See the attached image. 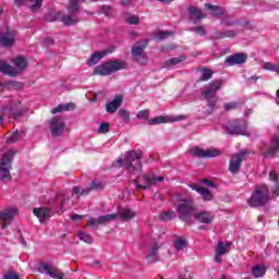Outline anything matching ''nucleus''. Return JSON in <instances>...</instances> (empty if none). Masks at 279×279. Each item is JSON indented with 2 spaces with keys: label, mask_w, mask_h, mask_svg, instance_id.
Listing matches in <instances>:
<instances>
[{
  "label": "nucleus",
  "mask_w": 279,
  "mask_h": 279,
  "mask_svg": "<svg viewBox=\"0 0 279 279\" xmlns=\"http://www.w3.org/2000/svg\"><path fill=\"white\" fill-rule=\"evenodd\" d=\"M4 279H21V276L16 272L9 271L7 275H4Z\"/></svg>",
  "instance_id": "obj_52"
},
{
  "label": "nucleus",
  "mask_w": 279,
  "mask_h": 279,
  "mask_svg": "<svg viewBox=\"0 0 279 279\" xmlns=\"http://www.w3.org/2000/svg\"><path fill=\"white\" fill-rule=\"evenodd\" d=\"M71 110H75V104L69 102L65 105H59L51 110L52 114H58V112H71Z\"/></svg>",
  "instance_id": "obj_32"
},
{
  "label": "nucleus",
  "mask_w": 279,
  "mask_h": 279,
  "mask_svg": "<svg viewBox=\"0 0 279 279\" xmlns=\"http://www.w3.org/2000/svg\"><path fill=\"white\" fill-rule=\"evenodd\" d=\"M76 236L77 239H80V241H83L84 243H93V238L84 231L76 232Z\"/></svg>",
  "instance_id": "obj_40"
},
{
  "label": "nucleus",
  "mask_w": 279,
  "mask_h": 279,
  "mask_svg": "<svg viewBox=\"0 0 279 279\" xmlns=\"http://www.w3.org/2000/svg\"><path fill=\"white\" fill-rule=\"evenodd\" d=\"M186 120V116H170V117H165V116H159L151 118L148 120V125H160L162 123H175L178 121H184Z\"/></svg>",
  "instance_id": "obj_14"
},
{
  "label": "nucleus",
  "mask_w": 279,
  "mask_h": 279,
  "mask_svg": "<svg viewBox=\"0 0 279 279\" xmlns=\"http://www.w3.org/2000/svg\"><path fill=\"white\" fill-rule=\"evenodd\" d=\"M227 134H245L247 132V122L245 120H235L225 128Z\"/></svg>",
  "instance_id": "obj_13"
},
{
  "label": "nucleus",
  "mask_w": 279,
  "mask_h": 279,
  "mask_svg": "<svg viewBox=\"0 0 279 279\" xmlns=\"http://www.w3.org/2000/svg\"><path fill=\"white\" fill-rule=\"evenodd\" d=\"M194 217H195L196 221H199V223H213V219H215L213 214H210L208 211L194 214Z\"/></svg>",
  "instance_id": "obj_27"
},
{
  "label": "nucleus",
  "mask_w": 279,
  "mask_h": 279,
  "mask_svg": "<svg viewBox=\"0 0 279 279\" xmlns=\"http://www.w3.org/2000/svg\"><path fill=\"white\" fill-rule=\"evenodd\" d=\"M269 180H271V182L278 183V172H276V170L271 169L269 171Z\"/></svg>",
  "instance_id": "obj_51"
},
{
  "label": "nucleus",
  "mask_w": 279,
  "mask_h": 279,
  "mask_svg": "<svg viewBox=\"0 0 279 279\" xmlns=\"http://www.w3.org/2000/svg\"><path fill=\"white\" fill-rule=\"evenodd\" d=\"M263 69L264 71H271L272 73L279 74V64L271 63V62H264Z\"/></svg>",
  "instance_id": "obj_38"
},
{
  "label": "nucleus",
  "mask_w": 279,
  "mask_h": 279,
  "mask_svg": "<svg viewBox=\"0 0 279 279\" xmlns=\"http://www.w3.org/2000/svg\"><path fill=\"white\" fill-rule=\"evenodd\" d=\"M192 156H195L196 158H219L221 156V150L219 148H206L203 149L201 147H194L191 149Z\"/></svg>",
  "instance_id": "obj_10"
},
{
  "label": "nucleus",
  "mask_w": 279,
  "mask_h": 279,
  "mask_svg": "<svg viewBox=\"0 0 279 279\" xmlns=\"http://www.w3.org/2000/svg\"><path fill=\"white\" fill-rule=\"evenodd\" d=\"M14 66L8 64L5 61H0V73L9 75L10 77H16L20 73H23L27 69V58L16 57L12 60Z\"/></svg>",
  "instance_id": "obj_2"
},
{
  "label": "nucleus",
  "mask_w": 279,
  "mask_h": 279,
  "mask_svg": "<svg viewBox=\"0 0 279 279\" xmlns=\"http://www.w3.org/2000/svg\"><path fill=\"white\" fill-rule=\"evenodd\" d=\"M171 32H159L156 34V36L154 37L155 40H165V38H169V36H171Z\"/></svg>",
  "instance_id": "obj_44"
},
{
  "label": "nucleus",
  "mask_w": 279,
  "mask_h": 279,
  "mask_svg": "<svg viewBox=\"0 0 279 279\" xmlns=\"http://www.w3.org/2000/svg\"><path fill=\"white\" fill-rule=\"evenodd\" d=\"M189 12H190V19L194 23L202 21V19H206V16H204V13H202V10L195 7H190Z\"/></svg>",
  "instance_id": "obj_29"
},
{
  "label": "nucleus",
  "mask_w": 279,
  "mask_h": 279,
  "mask_svg": "<svg viewBox=\"0 0 279 279\" xmlns=\"http://www.w3.org/2000/svg\"><path fill=\"white\" fill-rule=\"evenodd\" d=\"M126 23H129V25H138L140 23V17L137 15H130L126 19Z\"/></svg>",
  "instance_id": "obj_46"
},
{
  "label": "nucleus",
  "mask_w": 279,
  "mask_h": 279,
  "mask_svg": "<svg viewBox=\"0 0 279 279\" xmlns=\"http://www.w3.org/2000/svg\"><path fill=\"white\" fill-rule=\"evenodd\" d=\"M158 244H153L146 255L147 263H158Z\"/></svg>",
  "instance_id": "obj_28"
},
{
  "label": "nucleus",
  "mask_w": 279,
  "mask_h": 279,
  "mask_svg": "<svg viewBox=\"0 0 279 279\" xmlns=\"http://www.w3.org/2000/svg\"><path fill=\"white\" fill-rule=\"evenodd\" d=\"M203 184H204L205 186H214L213 182H211V181H208V180H204V181H203Z\"/></svg>",
  "instance_id": "obj_61"
},
{
  "label": "nucleus",
  "mask_w": 279,
  "mask_h": 279,
  "mask_svg": "<svg viewBox=\"0 0 279 279\" xmlns=\"http://www.w3.org/2000/svg\"><path fill=\"white\" fill-rule=\"evenodd\" d=\"M49 130L53 136H62L64 134V120L60 117H53L48 121Z\"/></svg>",
  "instance_id": "obj_12"
},
{
  "label": "nucleus",
  "mask_w": 279,
  "mask_h": 279,
  "mask_svg": "<svg viewBox=\"0 0 279 279\" xmlns=\"http://www.w3.org/2000/svg\"><path fill=\"white\" fill-rule=\"evenodd\" d=\"M19 215V208L11 207L0 210V223H2V230H5L10 226V221Z\"/></svg>",
  "instance_id": "obj_11"
},
{
  "label": "nucleus",
  "mask_w": 279,
  "mask_h": 279,
  "mask_svg": "<svg viewBox=\"0 0 279 279\" xmlns=\"http://www.w3.org/2000/svg\"><path fill=\"white\" fill-rule=\"evenodd\" d=\"M190 189H192V191H196V193H199L202 199H204V202H213V193L206 189L204 185H199V184H190Z\"/></svg>",
  "instance_id": "obj_21"
},
{
  "label": "nucleus",
  "mask_w": 279,
  "mask_h": 279,
  "mask_svg": "<svg viewBox=\"0 0 279 279\" xmlns=\"http://www.w3.org/2000/svg\"><path fill=\"white\" fill-rule=\"evenodd\" d=\"M177 211L180 214V219L189 221L195 215V204L193 199H180L177 203Z\"/></svg>",
  "instance_id": "obj_6"
},
{
  "label": "nucleus",
  "mask_w": 279,
  "mask_h": 279,
  "mask_svg": "<svg viewBox=\"0 0 279 279\" xmlns=\"http://www.w3.org/2000/svg\"><path fill=\"white\" fill-rule=\"evenodd\" d=\"M158 1H160L161 3H171V2H173V0H158Z\"/></svg>",
  "instance_id": "obj_64"
},
{
  "label": "nucleus",
  "mask_w": 279,
  "mask_h": 279,
  "mask_svg": "<svg viewBox=\"0 0 279 279\" xmlns=\"http://www.w3.org/2000/svg\"><path fill=\"white\" fill-rule=\"evenodd\" d=\"M206 10H209L211 16H221L226 14V9L220 8L219 5H213L210 3L205 4Z\"/></svg>",
  "instance_id": "obj_31"
},
{
  "label": "nucleus",
  "mask_w": 279,
  "mask_h": 279,
  "mask_svg": "<svg viewBox=\"0 0 279 279\" xmlns=\"http://www.w3.org/2000/svg\"><path fill=\"white\" fill-rule=\"evenodd\" d=\"M118 218L122 219V221H128L130 219H134L136 217V214L129 208H122L118 210Z\"/></svg>",
  "instance_id": "obj_30"
},
{
  "label": "nucleus",
  "mask_w": 279,
  "mask_h": 279,
  "mask_svg": "<svg viewBox=\"0 0 279 279\" xmlns=\"http://www.w3.org/2000/svg\"><path fill=\"white\" fill-rule=\"evenodd\" d=\"M252 274H253L254 278H263V276H265V274H267V267H265L263 265H256L253 267Z\"/></svg>",
  "instance_id": "obj_34"
},
{
  "label": "nucleus",
  "mask_w": 279,
  "mask_h": 279,
  "mask_svg": "<svg viewBox=\"0 0 279 279\" xmlns=\"http://www.w3.org/2000/svg\"><path fill=\"white\" fill-rule=\"evenodd\" d=\"M119 219V215L117 214H109L105 216H99L98 217V223L104 225V223H110V221H117Z\"/></svg>",
  "instance_id": "obj_36"
},
{
  "label": "nucleus",
  "mask_w": 279,
  "mask_h": 279,
  "mask_svg": "<svg viewBox=\"0 0 279 279\" xmlns=\"http://www.w3.org/2000/svg\"><path fill=\"white\" fill-rule=\"evenodd\" d=\"M110 130V123L108 122H102L100 123V126L98 129V132L100 134H108V131Z\"/></svg>",
  "instance_id": "obj_45"
},
{
  "label": "nucleus",
  "mask_w": 279,
  "mask_h": 279,
  "mask_svg": "<svg viewBox=\"0 0 279 279\" xmlns=\"http://www.w3.org/2000/svg\"><path fill=\"white\" fill-rule=\"evenodd\" d=\"M14 4L17 7L26 5L31 12H38L43 8V0H14Z\"/></svg>",
  "instance_id": "obj_20"
},
{
  "label": "nucleus",
  "mask_w": 279,
  "mask_h": 279,
  "mask_svg": "<svg viewBox=\"0 0 279 279\" xmlns=\"http://www.w3.org/2000/svg\"><path fill=\"white\" fill-rule=\"evenodd\" d=\"M108 53H112V48H108V49H105L101 51L94 52L87 61L88 66H95V64H97L99 62V60L106 58V56H108Z\"/></svg>",
  "instance_id": "obj_22"
},
{
  "label": "nucleus",
  "mask_w": 279,
  "mask_h": 279,
  "mask_svg": "<svg viewBox=\"0 0 279 279\" xmlns=\"http://www.w3.org/2000/svg\"><path fill=\"white\" fill-rule=\"evenodd\" d=\"M14 154V150H8L3 154L2 159H0V180L2 182H10L12 180L10 169H12Z\"/></svg>",
  "instance_id": "obj_5"
},
{
  "label": "nucleus",
  "mask_w": 279,
  "mask_h": 279,
  "mask_svg": "<svg viewBox=\"0 0 279 279\" xmlns=\"http://www.w3.org/2000/svg\"><path fill=\"white\" fill-rule=\"evenodd\" d=\"M122 104H123V96L117 95L113 97L112 101L106 104V111L112 114L117 112L119 108H121Z\"/></svg>",
  "instance_id": "obj_24"
},
{
  "label": "nucleus",
  "mask_w": 279,
  "mask_h": 279,
  "mask_svg": "<svg viewBox=\"0 0 279 279\" xmlns=\"http://www.w3.org/2000/svg\"><path fill=\"white\" fill-rule=\"evenodd\" d=\"M19 236L21 239L22 245H24V247H26L27 246V242L25 241V238H23V233H21V231H19Z\"/></svg>",
  "instance_id": "obj_59"
},
{
  "label": "nucleus",
  "mask_w": 279,
  "mask_h": 279,
  "mask_svg": "<svg viewBox=\"0 0 279 279\" xmlns=\"http://www.w3.org/2000/svg\"><path fill=\"white\" fill-rule=\"evenodd\" d=\"M21 114H23V112L19 111H14V110H11V117L12 119H16V117H21Z\"/></svg>",
  "instance_id": "obj_58"
},
{
  "label": "nucleus",
  "mask_w": 279,
  "mask_h": 279,
  "mask_svg": "<svg viewBox=\"0 0 279 279\" xmlns=\"http://www.w3.org/2000/svg\"><path fill=\"white\" fill-rule=\"evenodd\" d=\"M159 219L161 221H171V219H175V211H163L159 215Z\"/></svg>",
  "instance_id": "obj_41"
},
{
  "label": "nucleus",
  "mask_w": 279,
  "mask_h": 279,
  "mask_svg": "<svg viewBox=\"0 0 279 279\" xmlns=\"http://www.w3.org/2000/svg\"><path fill=\"white\" fill-rule=\"evenodd\" d=\"M72 194L76 195V197H80L82 195V189L80 186L73 187Z\"/></svg>",
  "instance_id": "obj_56"
},
{
  "label": "nucleus",
  "mask_w": 279,
  "mask_h": 279,
  "mask_svg": "<svg viewBox=\"0 0 279 279\" xmlns=\"http://www.w3.org/2000/svg\"><path fill=\"white\" fill-rule=\"evenodd\" d=\"M279 149V137H274L270 142V148L265 150L264 148L260 149V154L264 158H274L276 156V151Z\"/></svg>",
  "instance_id": "obj_23"
},
{
  "label": "nucleus",
  "mask_w": 279,
  "mask_h": 279,
  "mask_svg": "<svg viewBox=\"0 0 279 279\" xmlns=\"http://www.w3.org/2000/svg\"><path fill=\"white\" fill-rule=\"evenodd\" d=\"M143 151L141 150H129L124 154L122 159H118V165L124 167V169H133V171H143Z\"/></svg>",
  "instance_id": "obj_1"
},
{
  "label": "nucleus",
  "mask_w": 279,
  "mask_h": 279,
  "mask_svg": "<svg viewBox=\"0 0 279 279\" xmlns=\"http://www.w3.org/2000/svg\"><path fill=\"white\" fill-rule=\"evenodd\" d=\"M128 69V63L121 60H114L100 64L94 69L93 75L106 76L111 73H117V71H123Z\"/></svg>",
  "instance_id": "obj_4"
},
{
  "label": "nucleus",
  "mask_w": 279,
  "mask_h": 279,
  "mask_svg": "<svg viewBox=\"0 0 279 279\" xmlns=\"http://www.w3.org/2000/svg\"><path fill=\"white\" fill-rule=\"evenodd\" d=\"M230 253V243L219 242L216 246L215 263H221V256Z\"/></svg>",
  "instance_id": "obj_25"
},
{
  "label": "nucleus",
  "mask_w": 279,
  "mask_h": 279,
  "mask_svg": "<svg viewBox=\"0 0 279 279\" xmlns=\"http://www.w3.org/2000/svg\"><path fill=\"white\" fill-rule=\"evenodd\" d=\"M223 107L227 111H230V110H234V108H236V105L235 102H229V104H225Z\"/></svg>",
  "instance_id": "obj_55"
},
{
  "label": "nucleus",
  "mask_w": 279,
  "mask_h": 279,
  "mask_svg": "<svg viewBox=\"0 0 279 279\" xmlns=\"http://www.w3.org/2000/svg\"><path fill=\"white\" fill-rule=\"evenodd\" d=\"M149 109L140 110L136 113V119H140V121H147L149 123Z\"/></svg>",
  "instance_id": "obj_39"
},
{
  "label": "nucleus",
  "mask_w": 279,
  "mask_h": 279,
  "mask_svg": "<svg viewBox=\"0 0 279 279\" xmlns=\"http://www.w3.org/2000/svg\"><path fill=\"white\" fill-rule=\"evenodd\" d=\"M8 88H19L21 84L19 82L10 81L4 84Z\"/></svg>",
  "instance_id": "obj_53"
},
{
  "label": "nucleus",
  "mask_w": 279,
  "mask_h": 279,
  "mask_svg": "<svg viewBox=\"0 0 279 279\" xmlns=\"http://www.w3.org/2000/svg\"><path fill=\"white\" fill-rule=\"evenodd\" d=\"M147 43H148L147 39L137 41L131 50V53L134 57V60L135 62H137V64H142V65L147 64V54H145Z\"/></svg>",
  "instance_id": "obj_8"
},
{
  "label": "nucleus",
  "mask_w": 279,
  "mask_h": 279,
  "mask_svg": "<svg viewBox=\"0 0 279 279\" xmlns=\"http://www.w3.org/2000/svg\"><path fill=\"white\" fill-rule=\"evenodd\" d=\"M270 199L269 187H267V185H259L255 187L254 192L251 194V197L247 199V205L251 208H260V206H265Z\"/></svg>",
  "instance_id": "obj_3"
},
{
  "label": "nucleus",
  "mask_w": 279,
  "mask_h": 279,
  "mask_svg": "<svg viewBox=\"0 0 279 279\" xmlns=\"http://www.w3.org/2000/svg\"><path fill=\"white\" fill-rule=\"evenodd\" d=\"M192 32H194V34H198V36H206V31L204 29V26H195L194 28H192Z\"/></svg>",
  "instance_id": "obj_50"
},
{
  "label": "nucleus",
  "mask_w": 279,
  "mask_h": 279,
  "mask_svg": "<svg viewBox=\"0 0 279 279\" xmlns=\"http://www.w3.org/2000/svg\"><path fill=\"white\" fill-rule=\"evenodd\" d=\"M40 274H46V276H49L52 279H64V272L62 270L49 265V264H43L39 266Z\"/></svg>",
  "instance_id": "obj_16"
},
{
  "label": "nucleus",
  "mask_w": 279,
  "mask_h": 279,
  "mask_svg": "<svg viewBox=\"0 0 279 279\" xmlns=\"http://www.w3.org/2000/svg\"><path fill=\"white\" fill-rule=\"evenodd\" d=\"M101 189H104V183L94 181L81 191V195H88L90 191H101Z\"/></svg>",
  "instance_id": "obj_33"
},
{
  "label": "nucleus",
  "mask_w": 279,
  "mask_h": 279,
  "mask_svg": "<svg viewBox=\"0 0 279 279\" xmlns=\"http://www.w3.org/2000/svg\"><path fill=\"white\" fill-rule=\"evenodd\" d=\"M14 40H16L14 32L8 31L7 33H0V45L3 47H12Z\"/></svg>",
  "instance_id": "obj_26"
},
{
  "label": "nucleus",
  "mask_w": 279,
  "mask_h": 279,
  "mask_svg": "<svg viewBox=\"0 0 279 279\" xmlns=\"http://www.w3.org/2000/svg\"><path fill=\"white\" fill-rule=\"evenodd\" d=\"M132 2V0H122V5H129Z\"/></svg>",
  "instance_id": "obj_63"
},
{
  "label": "nucleus",
  "mask_w": 279,
  "mask_h": 279,
  "mask_svg": "<svg viewBox=\"0 0 279 279\" xmlns=\"http://www.w3.org/2000/svg\"><path fill=\"white\" fill-rule=\"evenodd\" d=\"M184 60H186L184 57L172 58L166 61V64H180V62H184Z\"/></svg>",
  "instance_id": "obj_49"
},
{
  "label": "nucleus",
  "mask_w": 279,
  "mask_h": 279,
  "mask_svg": "<svg viewBox=\"0 0 279 279\" xmlns=\"http://www.w3.org/2000/svg\"><path fill=\"white\" fill-rule=\"evenodd\" d=\"M206 99L208 108L215 110V106H217V96L215 98H203Z\"/></svg>",
  "instance_id": "obj_48"
},
{
  "label": "nucleus",
  "mask_w": 279,
  "mask_h": 279,
  "mask_svg": "<svg viewBox=\"0 0 279 279\" xmlns=\"http://www.w3.org/2000/svg\"><path fill=\"white\" fill-rule=\"evenodd\" d=\"M272 193L278 197L279 196V183H275V187L272 190Z\"/></svg>",
  "instance_id": "obj_57"
},
{
  "label": "nucleus",
  "mask_w": 279,
  "mask_h": 279,
  "mask_svg": "<svg viewBox=\"0 0 279 279\" xmlns=\"http://www.w3.org/2000/svg\"><path fill=\"white\" fill-rule=\"evenodd\" d=\"M77 10H80V2L77 0H72L68 5L69 14L61 17V23L68 26L77 25V23H80V17H77L76 14Z\"/></svg>",
  "instance_id": "obj_7"
},
{
  "label": "nucleus",
  "mask_w": 279,
  "mask_h": 279,
  "mask_svg": "<svg viewBox=\"0 0 279 279\" xmlns=\"http://www.w3.org/2000/svg\"><path fill=\"white\" fill-rule=\"evenodd\" d=\"M252 80L254 82H258V76H251V77H248V82H252Z\"/></svg>",
  "instance_id": "obj_62"
},
{
  "label": "nucleus",
  "mask_w": 279,
  "mask_h": 279,
  "mask_svg": "<svg viewBox=\"0 0 279 279\" xmlns=\"http://www.w3.org/2000/svg\"><path fill=\"white\" fill-rule=\"evenodd\" d=\"M247 154V151H242L232 157L229 165L230 173H239V169H241V165L243 163V158H245Z\"/></svg>",
  "instance_id": "obj_17"
},
{
  "label": "nucleus",
  "mask_w": 279,
  "mask_h": 279,
  "mask_svg": "<svg viewBox=\"0 0 279 279\" xmlns=\"http://www.w3.org/2000/svg\"><path fill=\"white\" fill-rule=\"evenodd\" d=\"M119 114L123 119L124 123H130V111H128V109H120Z\"/></svg>",
  "instance_id": "obj_43"
},
{
  "label": "nucleus",
  "mask_w": 279,
  "mask_h": 279,
  "mask_svg": "<svg viewBox=\"0 0 279 279\" xmlns=\"http://www.w3.org/2000/svg\"><path fill=\"white\" fill-rule=\"evenodd\" d=\"M239 32L236 31H226L223 33L221 32H216L214 35V38H234Z\"/></svg>",
  "instance_id": "obj_37"
},
{
  "label": "nucleus",
  "mask_w": 279,
  "mask_h": 279,
  "mask_svg": "<svg viewBox=\"0 0 279 279\" xmlns=\"http://www.w3.org/2000/svg\"><path fill=\"white\" fill-rule=\"evenodd\" d=\"M221 86H223V81H211L205 86V89L202 92V99H215V97H217V90H221Z\"/></svg>",
  "instance_id": "obj_9"
},
{
  "label": "nucleus",
  "mask_w": 279,
  "mask_h": 279,
  "mask_svg": "<svg viewBox=\"0 0 279 279\" xmlns=\"http://www.w3.org/2000/svg\"><path fill=\"white\" fill-rule=\"evenodd\" d=\"M174 247L178 252H182V250L189 247V242L184 236H180L174 241Z\"/></svg>",
  "instance_id": "obj_35"
},
{
  "label": "nucleus",
  "mask_w": 279,
  "mask_h": 279,
  "mask_svg": "<svg viewBox=\"0 0 279 279\" xmlns=\"http://www.w3.org/2000/svg\"><path fill=\"white\" fill-rule=\"evenodd\" d=\"M83 217H84V216L74 214V215L71 216V219H72V221H77V220H80V219H83Z\"/></svg>",
  "instance_id": "obj_60"
},
{
  "label": "nucleus",
  "mask_w": 279,
  "mask_h": 279,
  "mask_svg": "<svg viewBox=\"0 0 279 279\" xmlns=\"http://www.w3.org/2000/svg\"><path fill=\"white\" fill-rule=\"evenodd\" d=\"M211 78H213V70H210V69L201 70L202 82H208V80H211Z\"/></svg>",
  "instance_id": "obj_42"
},
{
  "label": "nucleus",
  "mask_w": 279,
  "mask_h": 279,
  "mask_svg": "<svg viewBox=\"0 0 279 279\" xmlns=\"http://www.w3.org/2000/svg\"><path fill=\"white\" fill-rule=\"evenodd\" d=\"M16 141H19V131L11 133L7 137V143H16Z\"/></svg>",
  "instance_id": "obj_47"
},
{
  "label": "nucleus",
  "mask_w": 279,
  "mask_h": 279,
  "mask_svg": "<svg viewBox=\"0 0 279 279\" xmlns=\"http://www.w3.org/2000/svg\"><path fill=\"white\" fill-rule=\"evenodd\" d=\"M88 226L89 227H95V226H101V223H99V218H89L88 220Z\"/></svg>",
  "instance_id": "obj_54"
},
{
  "label": "nucleus",
  "mask_w": 279,
  "mask_h": 279,
  "mask_svg": "<svg viewBox=\"0 0 279 279\" xmlns=\"http://www.w3.org/2000/svg\"><path fill=\"white\" fill-rule=\"evenodd\" d=\"M247 62V56L243 52H238L226 58L225 63L228 66H234L236 64H245Z\"/></svg>",
  "instance_id": "obj_19"
},
{
  "label": "nucleus",
  "mask_w": 279,
  "mask_h": 279,
  "mask_svg": "<svg viewBox=\"0 0 279 279\" xmlns=\"http://www.w3.org/2000/svg\"><path fill=\"white\" fill-rule=\"evenodd\" d=\"M144 182H146L147 185H141L137 180H134L135 189L147 191L150 186H156V184L165 182V178L156 177V174H144Z\"/></svg>",
  "instance_id": "obj_15"
},
{
  "label": "nucleus",
  "mask_w": 279,
  "mask_h": 279,
  "mask_svg": "<svg viewBox=\"0 0 279 279\" xmlns=\"http://www.w3.org/2000/svg\"><path fill=\"white\" fill-rule=\"evenodd\" d=\"M33 214L39 219L40 223H45V221H49L53 217V211L49 207L34 208Z\"/></svg>",
  "instance_id": "obj_18"
}]
</instances>
